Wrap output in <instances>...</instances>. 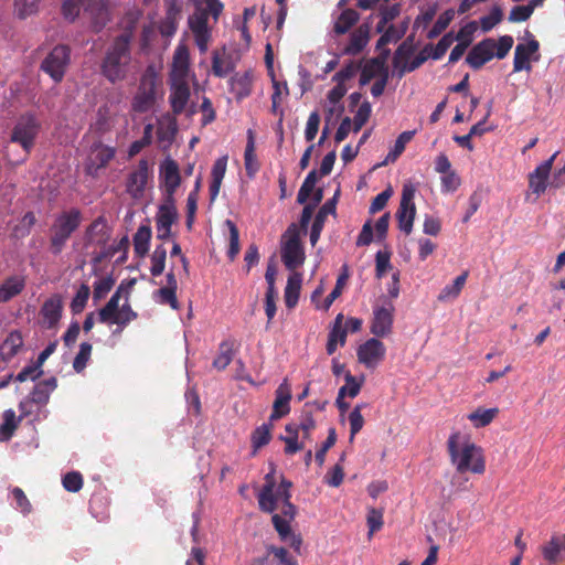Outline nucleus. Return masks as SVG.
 <instances>
[{"label":"nucleus","instance_id":"nucleus-1","mask_svg":"<svg viewBox=\"0 0 565 565\" xmlns=\"http://www.w3.org/2000/svg\"><path fill=\"white\" fill-rule=\"evenodd\" d=\"M447 450L450 462L459 475L471 472L483 475L486 459L481 447L469 439L461 440L460 433H452L447 440Z\"/></svg>","mask_w":565,"mask_h":565},{"label":"nucleus","instance_id":"nucleus-2","mask_svg":"<svg viewBox=\"0 0 565 565\" xmlns=\"http://www.w3.org/2000/svg\"><path fill=\"white\" fill-rule=\"evenodd\" d=\"M131 36L122 33L116 36L105 52L100 63V73L110 83L124 81L131 62Z\"/></svg>","mask_w":565,"mask_h":565},{"label":"nucleus","instance_id":"nucleus-3","mask_svg":"<svg viewBox=\"0 0 565 565\" xmlns=\"http://www.w3.org/2000/svg\"><path fill=\"white\" fill-rule=\"evenodd\" d=\"M83 213L78 207L63 210L54 216L50 226V252L60 255L72 235L81 227Z\"/></svg>","mask_w":565,"mask_h":565},{"label":"nucleus","instance_id":"nucleus-4","mask_svg":"<svg viewBox=\"0 0 565 565\" xmlns=\"http://www.w3.org/2000/svg\"><path fill=\"white\" fill-rule=\"evenodd\" d=\"M276 481L273 472L267 473L265 476V483L257 495L258 507L265 513H273L277 509L279 501L284 502L291 499V481L282 477L276 491H274Z\"/></svg>","mask_w":565,"mask_h":565},{"label":"nucleus","instance_id":"nucleus-5","mask_svg":"<svg viewBox=\"0 0 565 565\" xmlns=\"http://www.w3.org/2000/svg\"><path fill=\"white\" fill-rule=\"evenodd\" d=\"M121 289L118 288L110 297L108 302L98 311V320L102 323H115L119 328L116 332L122 331L128 323L136 320L138 315L134 311L128 302L119 308Z\"/></svg>","mask_w":565,"mask_h":565},{"label":"nucleus","instance_id":"nucleus-6","mask_svg":"<svg viewBox=\"0 0 565 565\" xmlns=\"http://www.w3.org/2000/svg\"><path fill=\"white\" fill-rule=\"evenodd\" d=\"M71 47L66 44L55 45L40 64V70L54 83H61L71 63Z\"/></svg>","mask_w":565,"mask_h":565},{"label":"nucleus","instance_id":"nucleus-7","mask_svg":"<svg viewBox=\"0 0 565 565\" xmlns=\"http://www.w3.org/2000/svg\"><path fill=\"white\" fill-rule=\"evenodd\" d=\"M41 124L36 116L26 113L20 116L11 135V141L19 143L26 152H29L39 135Z\"/></svg>","mask_w":565,"mask_h":565},{"label":"nucleus","instance_id":"nucleus-8","mask_svg":"<svg viewBox=\"0 0 565 565\" xmlns=\"http://www.w3.org/2000/svg\"><path fill=\"white\" fill-rule=\"evenodd\" d=\"M416 189L413 184L406 183L402 189L399 206L396 212L398 227L405 234H411L416 215V206L414 203Z\"/></svg>","mask_w":565,"mask_h":565},{"label":"nucleus","instance_id":"nucleus-9","mask_svg":"<svg viewBox=\"0 0 565 565\" xmlns=\"http://www.w3.org/2000/svg\"><path fill=\"white\" fill-rule=\"evenodd\" d=\"M287 234L289 236L281 247V259L287 269L295 270L303 264L305 252L295 224L288 227Z\"/></svg>","mask_w":565,"mask_h":565},{"label":"nucleus","instance_id":"nucleus-10","mask_svg":"<svg viewBox=\"0 0 565 565\" xmlns=\"http://www.w3.org/2000/svg\"><path fill=\"white\" fill-rule=\"evenodd\" d=\"M57 387L56 377L52 376L50 379L43 380L35 384L29 397L19 404V408L22 413V416H28L32 413L31 405L35 404L39 407L45 406L49 401L52 392Z\"/></svg>","mask_w":565,"mask_h":565},{"label":"nucleus","instance_id":"nucleus-11","mask_svg":"<svg viewBox=\"0 0 565 565\" xmlns=\"http://www.w3.org/2000/svg\"><path fill=\"white\" fill-rule=\"evenodd\" d=\"M156 76L145 74L141 79L136 95L131 102V109L135 113L143 114L149 111L156 104Z\"/></svg>","mask_w":565,"mask_h":565},{"label":"nucleus","instance_id":"nucleus-12","mask_svg":"<svg viewBox=\"0 0 565 565\" xmlns=\"http://www.w3.org/2000/svg\"><path fill=\"white\" fill-rule=\"evenodd\" d=\"M116 156V148L96 140L90 146L86 161V173L96 177L99 170L105 169Z\"/></svg>","mask_w":565,"mask_h":565},{"label":"nucleus","instance_id":"nucleus-13","mask_svg":"<svg viewBox=\"0 0 565 565\" xmlns=\"http://www.w3.org/2000/svg\"><path fill=\"white\" fill-rule=\"evenodd\" d=\"M159 182L164 189L166 199H174L181 184L179 164L171 157H167L159 166Z\"/></svg>","mask_w":565,"mask_h":565},{"label":"nucleus","instance_id":"nucleus-14","mask_svg":"<svg viewBox=\"0 0 565 565\" xmlns=\"http://www.w3.org/2000/svg\"><path fill=\"white\" fill-rule=\"evenodd\" d=\"M385 353V345L376 338L366 340L356 351L359 362L369 369L376 367L384 360Z\"/></svg>","mask_w":565,"mask_h":565},{"label":"nucleus","instance_id":"nucleus-15","mask_svg":"<svg viewBox=\"0 0 565 565\" xmlns=\"http://www.w3.org/2000/svg\"><path fill=\"white\" fill-rule=\"evenodd\" d=\"M178 218L174 199H166L156 216L157 238L166 241L171 235V226Z\"/></svg>","mask_w":565,"mask_h":565},{"label":"nucleus","instance_id":"nucleus-16","mask_svg":"<svg viewBox=\"0 0 565 565\" xmlns=\"http://www.w3.org/2000/svg\"><path fill=\"white\" fill-rule=\"evenodd\" d=\"M394 318V306L388 302L386 306L375 307L371 322V333L377 338H383L392 332Z\"/></svg>","mask_w":565,"mask_h":565},{"label":"nucleus","instance_id":"nucleus-17","mask_svg":"<svg viewBox=\"0 0 565 565\" xmlns=\"http://www.w3.org/2000/svg\"><path fill=\"white\" fill-rule=\"evenodd\" d=\"M495 41L491 38L477 43L468 53L466 62L473 70L481 68L494 56Z\"/></svg>","mask_w":565,"mask_h":565},{"label":"nucleus","instance_id":"nucleus-18","mask_svg":"<svg viewBox=\"0 0 565 565\" xmlns=\"http://www.w3.org/2000/svg\"><path fill=\"white\" fill-rule=\"evenodd\" d=\"M149 178V162L141 159L137 169L129 173L126 182L127 192L135 199L142 196Z\"/></svg>","mask_w":565,"mask_h":565},{"label":"nucleus","instance_id":"nucleus-19","mask_svg":"<svg viewBox=\"0 0 565 565\" xmlns=\"http://www.w3.org/2000/svg\"><path fill=\"white\" fill-rule=\"evenodd\" d=\"M271 522L280 541L288 544L298 555H300L303 542L301 534L292 531L290 524H288V520L282 519L278 513L273 514Z\"/></svg>","mask_w":565,"mask_h":565},{"label":"nucleus","instance_id":"nucleus-20","mask_svg":"<svg viewBox=\"0 0 565 565\" xmlns=\"http://www.w3.org/2000/svg\"><path fill=\"white\" fill-rule=\"evenodd\" d=\"M290 401H291V388L287 380H284L282 383L275 391V401L273 404V411L269 416V422L278 420L290 412Z\"/></svg>","mask_w":565,"mask_h":565},{"label":"nucleus","instance_id":"nucleus-21","mask_svg":"<svg viewBox=\"0 0 565 565\" xmlns=\"http://www.w3.org/2000/svg\"><path fill=\"white\" fill-rule=\"evenodd\" d=\"M85 13L90 21V28L95 33L100 32L110 20L109 10L102 0H88Z\"/></svg>","mask_w":565,"mask_h":565},{"label":"nucleus","instance_id":"nucleus-22","mask_svg":"<svg viewBox=\"0 0 565 565\" xmlns=\"http://www.w3.org/2000/svg\"><path fill=\"white\" fill-rule=\"evenodd\" d=\"M531 35V39L526 44H518L514 51V60H513V72H521L523 70L530 71V57L532 54L536 53L540 49V43L537 40L533 38L530 32H526Z\"/></svg>","mask_w":565,"mask_h":565},{"label":"nucleus","instance_id":"nucleus-23","mask_svg":"<svg viewBox=\"0 0 565 565\" xmlns=\"http://www.w3.org/2000/svg\"><path fill=\"white\" fill-rule=\"evenodd\" d=\"M556 157L554 153L550 159L542 162L540 166L535 168L533 172L529 175V186L533 193L536 195H541L545 192L547 188V180L553 167V161Z\"/></svg>","mask_w":565,"mask_h":565},{"label":"nucleus","instance_id":"nucleus-24","mask_svg":"<svg viewBox=\"0 0 565 565\" xmlns=\"http://www.w3.org/2000/svg\"><path fill=\"white\" fill-rule=\"evenodd\" d=\"M63 311L62 299L58 295H53L46 299L41 308L42 324L47 329L57 326Z\"/></svg>","mask_w":565,"mask_h":565},{"label":"nucleus","instance_id":"nucleus-25","mask_svg":"<svg viewBox=\"0 0 565 565\" xmlns=\"http://www.w3.org/2000/svg\"><path fill=\"white\" fill-rule=\"evenodd\" d=\"M370 25L362 23L351 34L348 45L343 49L345 55H359L370 41Z\"/></svg>","mask_w":565,"mask_h":565},{"label":"nucleus","instance_id":"nucleus-26","mask_svg":"<svg viewBox=\"0 0 565 565\" xmlns=\"http://www.w3.org/2000/svg\"><path fill=\"white\" fill-rule=\"evenodd\" d=\"M190 98V88L184 79L174 81L169 96L170 105L174 115L184 111Z\"/></svg>","mask_w":565,"mask_h":565},{"label":"nucleus","instance_id":"nucleus-27","mask_svg":"<svg viewBox=\"0 0 565 565\" xmlns=\"http://www.w3.org/2000/svg\"><path fill=\"white\" fill-rule=\"evenodd\" d=\"M337 196L329 199L318 211L313 220L310 231V243L312 246L317 244L323 230L326 218L329 214L335 215Z\"/></svg>","mask_w":565,"mask_h":565},{"label":"nucleus","instance_id":"nucleus-28","mask_svg":"<svg viewBox=\"0 0 565 565\" xmlns=\"http://www.w3.org/2000/svg\"><path fill=\"white\" fill-rule=\"evenodd\" d=\"M543 558L550 564H557L565 554V534L555 533L542 547Z\"/></svg>","mask_w":565,"mask_h":565},{"label":"nucleus","instance_id":"nucleus-29","mask_svg":"<svg viewBox=\"0 0 565 565\" xmlns=\"http://www.w3.org/2000/svg\"><path fill=\"white\" fill-rule=\"evenodd\" d=\"M24 276L12 275L0 285V303H4L19 296L25 288Z\"/></svg>","mask_w":565,"mask_h":565},{"label":"nucleus","instance_id":"nucleus-30","mask_svg":"<svg viewBox=\"0 0 565 565\" xmlns=\"http://www.w3.org/2000/svg\"><path fill=\"white\" fill-rule=\"evenodd\" d=\"M85 235L88 241L96 239L98 245H105L110 238L105 216L100 215L95 218L86 228Z\"/></svg>","mask_w":565,"mask_h":565},{"label":"nucleus","instance_id":"nucleus-31","mask_svg":"<svg viewBox=\"0 0 565 565\" xmlns=\"http://www.w3.org/2000/svg\"><path fill=\"white\" fill-rule=\"evenodd\" d=\"M178 132V125L177 120L174 118H167L161 121H159L157 127V138L158 142L162 145L163 149H168Z\"/></svg>","mask_w":565,"mask_h":565},{"label":"nucleus","instance_id":"nucleus-32","mask_svg":"<svg viewBox=\"0 0 565 565\" xmlns=\"http://www.w3.org/2000/svg\"><path fill=\"white\" fill-rule=\"evenodd\" d=\"M23 345V338L20 331H11L0 347L2 360L10 361L15 356Z\"/></svg>","mask_w":565,"mask_h":565},{"label":"nucleus","instance_id":"nucleus-33","mask_svg":"<svg viewBox=\"0 0 565 565\" xmlns=\"http://www.w3.org/2000/svg\"><path fill=\"white\" fill-rule=\"evenodd\" d=\"M235 354V341L224 340L218 345L217 355L213 360V367L218 371L225 370L233 361Z\"/></svg>","mask_w":565,"mask_h":565},{"label":"nucleus","instance_id":"nucleus-34","mask_svg":"<svg viewBox=\"0 0 565 565\" xmlns=\"http://www.w3.org/2000/svg\"><path fill=\"white\" fill-rule=\"evenodd\" d=\"M360 20V13L354 9H344L333 24V32L337 35L348 33Z\"/></svg>","mask_w":565,"mask_h":565},{"label":"nucleus","instance_id":"nucleus-35","mask_svg":"<svg viewBox=\"0 0 565 565\" xmlns=\"http://www.w3.org/2000/svg\"><path fill=\"white\" fill-rule=\"evenodd\" d=\"M302 277L299 273H294L288 277L287 286L285 288V303L286 307L294 308L299 299L301 289Z\"/></svg>","mask_w":565,"mask_h":565},{"label":"nucleus","instance_id":"nucleus-36","mask_svg":"<svg viewBox=\"0 0 565 565\" xmlns=\"http://www.w3.org/2000/svg\"><path fill=\"white\" fill-rule=\"evenodd\" d=\"M231 90L237 99H243L250 94L252 90V75L248 72L244 74H235L231 81Z\"/></svg>","mask_w":565,"mask_h":565},{"label":"nucleus","instance_id":"nucleus-37","mask_svg":"<svg viewBox=\"0 0 565 565\" xmlns=\"http://www.w3.org/2000/svg\"><path fill=\"white\" fill-rule=\"evenodd\" d=\"M246 174L254 178L259 170V163L255 154V142L252 130H248V140L244 152Z\"/></svg>","mask_w":565,"mask_h":565},{"label":"nucleus","instance_id":"nucleus-38","mask_svg":"<svg viewBox=\"0 0 565 565\" xmlns=\"http://www.w3.org/2000/svg\"><path fill=\"white\" fill-rule=\"evenodd\" d=\"M151 228L148 225L140 226L134 235V249L137 256L145 257L149 250Z\"/></svg>","mask_w":565,"mask_h":565},{"label":"nucleus","instance_id":"nucleus-39","mask_svg":"<svg viewBox=\"0 0 565 565\" xmlns=\"http://www.w3.org/2000/svg\"><path fill=\"white\" fill-rule=\"evenodd\" d=\"M273 423L274 422L268 420V423H264L253 431L250 440L254 454H256V451L262 447L269 444L271 439Z\"/></svg>","mask_w":565,"mask_h":565},{"label":"nucleus","instance_id":"nucleus-40","mask_svg":"<svg viewBox=\"0 0 565 565\" xmlns=\"http://www.w3.org/2000/svg\"><path fill=\"white\" fill-rule=\"evenodd\" d=\"M467 278H468V271H463L461 275L456 277V279L452 281V284L447 285L441 289V291L438 296V300L447 301L449 299L457 298L460 295L466 281H467Z\"/></svg>","mask_w":565,"mask_h":565},{"label":"nucleus","instance_id":"nucleus-41","mask_svg":"<svg viewBox=\"0 0 565 565\" xmlns=\"http://www.w3.org/2000/svg\"><path fill=\"white\" fill-rule=\"evenodd\" d=\"M415 131H404L395 140L393 149L387 153L385 160L380 166L394 162L404 152L406 145L413 139Z\"/></svg>","mask_w":565,"mask_h":565},{"label":"nucleus","instance_id":"nucleus-42","mask_svg":"<svg viewBox=\"0 0 565 565\" xmlns=\"http://www.w3.org/2000/svg\"><path fill=\"white\" fill-rule=\"evenodd\" d=\"M498 408H482L479 407L475 412L468 415V419L473 424L475 427L480 428L488 426L494 417L498 415Z\"/></svg>","mask_w":565,"mask_h":565},{"label":"nucleus","instance_id":"nucleus-43","mask_svg":"<svg viewBox=\"0 0 565 565\" xmlns=\"http://www.w3.org/2000/svg\"><path fill=\"white\" fill-rule=\"evenodd\" d=\"M21 417L18 419L13 409L3 412V422L0 425V439L9 440L19 426Z\"/></svg>","mask_w":565,"mask_h":565},{"label":"nucleus","instance_id":"nucleus-44","mask_svg":"<svg viewBox=\"0 0 565 565\" xmlns=\"http://www.w3.org/2000/svg\"><path fill=\"white\" fill-rule=\"evenodd\" d=\"M318 172L317 170H311L305 181L302 182L299 191H298V194H297V202L299 204H305L308 199L310 198V195L312 194L313 190H315V186H316V183L318 181Z\"/></svg>","mask_w":565,"mask_h":565},{"label":"nucleus","instance_id":"nucleus-45","mask_svg":"<svg viewBox=\"0 0 565 565\" xmlns=\"http://www.w3.org/2000/svg\"><path fill=\"white\" fill-rule=\"evenodd\" d=\"M152 131L153 126L151 124H147L143 128V136L131 142L128 149V157L132 158L137 156L143 148L148 147L152 142Z\"/></svg>","mask_w":565,"mask_h":565},{"label":"nucleus","instance_id":"nucleus-46","mask_svg":"<svg viewBox=\"0 0 565 565\" xmlns=\"http://www.w3.org/2000/svg\"><path fill=\"white\" fill-rule=\"evenodd\" d=\"M454 17L455 11L452 9H448L443 12L434 23L433 28L429 30L427 38L435 39L440 35L454 20Z\"/></svg>","mask_w":565,"mask_h":565},{"label":"nucleus","instance_id":"nucleus-47","mask_svg":"<svg viewBox=\"0 0 565 565\" xmlns=\"http://www.w3.org/2000/svg\"><path fill=\"white\" fill-rule=\"evenodd\" d=\"M167 250L163 245H158L151 255L150 273L153 277L160 276L166 266Z\"/></svg>","mask_w":565,"mask_h":565},{"label":"nucleus","instance_id":"nucleus-48","mask_svg":"<svg viewBox=\"0 0 565 565\" xmlns=\"http://www.w3.org/2000/svg\"><path fill=\"white\" fill-rule=\"evenodd\" d=\"M225 225L230 232V246L227 250V257L234 260L239 253V232L236 224L232 220H226Z\"/></svg>","mask_w":565,"mask_h":565},{"label":"nucleus","instance_id":"nucleus-49","mask_svg":"<svg viewBox=\"0 0 565 565\" xmlns=\"http://www.w3.org/2000/svg\"><path fill=\"white\" fill-rule=\"evenodd\" d=\"M364 406V404H356L352 412L349 414L350 441H352L355 435L363 428L364 418L361 411Z\"/></svg>","mask_w":565,"mask_h":565},{"label":"nucleus","instance_id":"nucleus-50","mask_svg":"<svg viewBox=\"0 0 565 565\" xmlns=\"http://www.w3.org/2000/svg\"><path fill=\"white\" fill-rule=\"evenodd\" d=\"M92 350H93V347H92L90 343H88V342H82L81 343L79 351H78V353L76 354V356L74 358V361H73V369L77 373H81L82 371L85 370V367L87 365V362L90 359Z\"/></svg>","mask_w":565,"mask_h":565},{"label":"nucleus","instance_id":"nucleus-51","mask_svg":"<svg viewBox=\"0 0 565 565\" xmlns=\"http://www.w3.org/2000/svg\"><path fill=\"white\" fill-rule=\"evenodd\" d=\"M503 19V11L499 6H493L490 13L480 19L482 32H489Z\"/></svg>","mask_w":565,"mask_h":565},{"label":"nucleus","instance_id":"nucleus-52","mask_svg":"<svg viewBox=\"0 0 565 565\" xmlns=\"http://www.w3.org/2000/svg\"><path fill=\"white\" fill-rule=\"evenodd\" d=\"M234 70L231 61H224L217 51L213 52L212 56V72L216 77H225Z\"/></svg>","mask_w":565,"mask_h":565},{"label":"nucleus","instance_id":"nucleus-53","mask_svg":"<svg viewBox=\"0 0 565 565\" xmlns=\"http://www.w3.org/2000/svg\"><path fill=\"white\" fill-rule=\"evenodd\" d=\"M89 287L85 284L81 285L71 302V310L74 315H78L84 310L89 298Z\"/></svg>","mask_w":565,"mask_h":565},{"label":"nucleus","instance_id":"nucleus-54","mask_svg":"<svg viewBox=\"0 0 565 565\" xmlns=\"http://www.w3.org/2000/svg\"><path fill=\"white\" fill-rule=\"evenodd\" d=\"M189 26L193 34L209 31L207 11L198 9L192 15L189 17Z\"/></svg>","mask_w":565,"mask_h":565},{"label":"nucleus","instance_id":"nucleus-55","mask_svg":"<svg viewBox=\"0 0 565 565\" xmlns=\"http://www.w3.org/2000/svg\"><path fill=\"white\" fill-rule=\"evenodd\" d=\"M111 128L110 119L106 108H99L97 111L96 120L92 124L90 129L98 136H103Z\"/></svg>","mask_w":565,"mask_h":565},{"label":"nucleus","instance_id":"nucleus-56","mask_svg":"<svg viewBox=\"0 0 565 565\" xmlns=\"http://www.w3.org/2000/svg\"><path fill=\"white\" fill-rule=\"evenodd\" d=\"M534 9L535 7L531 1L526 6H515L510 11L508 19L512 23L524 22L531 18Z\"/></svg>","mask_w":565,"mask_h":565},{"label":"nucleus","instance_id":"nucleus-57","mask_svg":"<svg viewBox=\"0 0 565 565\" xmlns=\"http://www.w3.org/2000/svg\"><path fill=\"white\" fill-rule=\"evenodd\" d=\"M13 6L19 19H25L38 11V0H14Z\"/></svg>","mask_w":565,"mask_h":565},{"label":"nucleus","instance_id":"nucleus-58","mask_svg":"<svg viewBox=\"0 0 565 565\" xmlns=\"http://www.w3.org/2000/svg\"><path fill=\"white\" fill-rule=\"evenodd\" d=\"M174 70L180 73L181 76L185 75L189 67V52L183 45L177 47L173 56Z\"/></svg>","mask_w":565,"mask_h":565},{"label":"nucleus","instance_id":"nucleus-59","mask_svg":"<svg viewBox=\"0 0 565 565\" xmlns=\"http://www.w3.org/2000/svg\"><path fill=\"white\" fill-rule=\"evenodd\" d=\"M371 111H372V108H371V104L369 102H363L360 105V107L354 116V119L352 120L354 132H359L362 129V127L367 122V120L371 116Z\"/></svg>","mask_w":565,"mask_h":565},{"label":"nucleus","instance_id":"nucleus-60","mask_svg":"<svg viewBox=\"0 0 565 565\" xmlns=\"http://www.w3.org/2000/svg\"><path fill=\"white\" fill-rule=\"evenodd\" d=\"M157 300L161 305H169L172 309H179V301L177 298V290L167 287H161L154 292Z\"/></svg>","mask_w":565,"mask_h":565},{"label":"nucleus","instance_id":"nucleus-61","mask_svg":"<svg viewBox=\"0 0 565 565\" xmlns=\"http://www.w3.org/2000/svg\"><path fill=\"white\" fill-rule=\"evenodd\" d=\"M85 2H88V0H65L62 6L63 17L71 22L75 21Z\"/></svg>","mask_w":565,"mask_h":565},{"label":"nucleus","instance_id":"nucleus-62","mask_svg":"<svg viewBox=\"0 0 565 565\" xmlns=\"http://www.w3.org/2000/svg\"><path fill=\"white\" fill-rule=\"evenodd\" d=\"M337 441V434H335V429L333 427H331L328 431V437L327 439L324 440V443L322 444L321 448L317 450L316 455H315V460L316 462L321 467L323 466L324 463V460H326V454L328 452V450L330 448H332L334 446Z\"/></svg>","mask_w":565,"mask_h":565},{"label":"nucleus","instance_id":"nucleus-63","mask_svg":"<svg viewBox=\"0 0 565 565\" xmlns=\"http://www.w3.org/2000/svg\"><path fill=\"white\" fill-rule=\"evenodd\" d=\"M62 483L66 491L78 492L83 488V477L77 471H71L63 477Z\"/></svg>","mask_w":565,"mask_h":565},{"label":"nucleus","instance_id":"nucleus-64","mask_svg":"<svg viewBox=\"0 0 565 565\" xmlns=\"http://www.w3.org/2000/svg\"><path fill=\"white\" fill-rule=\"evenodd\" d=\"M43 374L42 367L36 363L24 366L15 376V381L25 382L28 380L35 381Z\"/></svg>","mask_w":565,"mask_h":565}]
</instances>
